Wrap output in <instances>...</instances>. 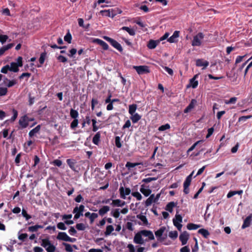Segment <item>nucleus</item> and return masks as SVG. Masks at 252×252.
<instances>
[{
    "label": "nucleus",
    "mask_w": 252,
    "mask_h": 252,
    "mask_svg": "<svg viewBox=\"0 0 252 252\" xmlns=\"http://www.w3.org/2000/svg\"><path fill=\"white\" fill-rule=\"evenodd\" d=\"M205 35L202 32H198L193 37V40L191 41L192 46H200L202 44L201 40L203 39Z\"/></svg>",
    "instance_id": "nucleus-1"
},
{
    "label": "nucleus",
    "mask_w": 252,
    "mask_h": 252,
    "mask_svg": "<svg viewBox=\"0 0 252 252\" xmlns=\"http://www.w3.org/2000/svg\"><path fill=\"white\" fill-rule=\"evenodd\" d=\"M22 58L19 57L17 59L16 63L12 62L10 63V70L14 72H17L19 71L18 67L22 66Z\"/></svg>",
    "instance_id": "nucleus-2"
},
{
    "label": "nucleus",
    "mask_w": 252,
    "mask_h": 252,
    "mask_svg": "<svg viewBox=\"0 0 252 252\" xmlns=\"http://www.w3.org/2000/svg\"><path fill=\"white\" fill-rule=\"evenodd\" d=\"M84 208L85 206L83 205H80L79 207L76 206L74 208L73 213L75 214L74 217V219H78L80 216H83V212L84 210Z\"/></svg>",
    "instance_id": "nucleus-3"
},
{
    "label": "nucleus",
    "mask_w": 252,
    "mask_h": 252,
    "mask_svg": "<svg viewBox=\"0 0 252 252\" xmlns=\"http://www.w3.org/2000/svg\"><path fill=\"white\" fill-rule=\"evenodd\" d=\"M117 10L116 9H109L108 10H101L100 13L105 16L113 18L117 14Z\"/></svg>",
    "instance_id": "nucleus-4"
},
{
    "label": "nucleus",
    "mask_w": 252,
    "mask_h": 252,
    "mask_svg": "<svg viewBox=\"0 0 252 252\" xmlns=\"http://www.w3.org/2000/svg\"><path fill=\"white\" fill-rule=\"evenodd\" d=\"M103 38L107 41H108L109 42H110L111 44L118 50H119L120 52L122 51V47L121 46L120 44H119L117 41L115 40L112 38H111L109 37L106 36H104Z\"/></svg>",
    "instance_id": "nucleus-5"
},
{
    "label": "nucleus",
    "mask_w": 252,
    "mask_h": 252,
    "mask_svg": "<svg viewBox=\"0 0 252 252\" xmlns=\"http://www.w3.org/2000/svg\"><path fill=\"white\" fill-rule=\"evenodd\" d=\"M30 118H29L26 115H24L19 119V124L22 128H24L28 126Z\"/></svg>",
    "instance_id": "nucleus-6"
},
{
    "label": "nucleus",
    "mask_w": 252,
    "mask_h": 252,
    "mask_svg": "<svg viewBox=\"0 0 252 252\" xmlns=\"http://www.w3.org/2000/svg\"><path fill=\"white\" fill-rule=\"evenodd\" d=\"M189 236V233L186 231H184L180 235L179 240L181 241L182 245H185L187 243Z\"/></svg>",
    "instance_id": "nucleus-7"
},
{
    "label": "nucleus",
    "mask_w": 252,
    "mask_h": 252,
    "mask_svg": "<svg viewBox=\"0 0 252 252\" xmlns=\"http://www.w3.org/2000/svg\"><path fill=\"white\" fill-rule=\"evenodd\" d=\"M165 229L166 228L165 226H162L158 230L155 232V235L158 238V241H163L164 240L165 238L161 237V236Z\"/></svg>",
    "instance_id": "nucleus-8"
},
{
    "label": "nucleus",
    "mask_w": 252,
    "mask_h": 252,
    "mask_svg": "<svg viewBox=\"0 0 252 252\" xmlns=\"http://www.w3.org/2000/svg\"><path fill=\"white\" fill-rule=\"evenodd\" d=\"M121 197L123 199H126V196L130 193L131 190L129 188L125 189L123 187H121L119 189Z\"/></svg>",
    "instance_id": "nucleus-9"
},
{
    "label": "nucleus",
    "mask_w": 252,
    "mask_h": 252,
    "mask_svg": "<svg viewBox=\"0 0 252 252\" xmlns=\"http://www.w3.org/2000/svg\"><path fill=\"white\" fill-rule=\"evenodd\" d=\"M197 105V100L195 99H192L189 105L184 109V112L188 113L190 112Z\"/></svg>",
    "instance_id": "nucleus-10"
},
{
    "label": "nucleus",
    "mask_w": 252,
    "mask_h": 252,
    "mask_svg": "<svg viewBox=\"0 0 252 252\" xmlns=\"http://www.w3.org/2000/svg\"><path fill=\"white\" fill-rule=\"evenodd\" d=\"M209 64V62L202 59H197L196 61V65L197 66H203V69L206 68Z\"/></svg>",
    "instance_id": "nucleus-11"
},
{
    "label": "nucleus",
    "mask_w": 252,
    "mask_h": 252,
    "mask_svg": "<svg viewBox=\"0 0 252 252\" xmlns=\"http://www.w3.org/2000/svg\"><path fill=\"white\" fill-rule=\"evenodd\" d=\"M180 32L175 31L172 36L167 39V41L170 43H174L177 42V38L179 36Z\"/></svg>",
    "instance_id": "nucleus-12"
},
{
    "label": "nucleus",
    "mask_w": 252,
    "mask_h": 252,
    "mask_svg": "<svg viewBox=\"0 0 252 252\" xmlns=\"http://www.w3.org/2000/svg\"><path fill=\"white\" fill-rule=\"evenodd\" d=\"M252 221V214L248 216L244 220L243 224L242 226V228L244 229L246 227H249Z\"/></svg>",
    "instance_id": "nucleus-13"
},
{
    "label": "nucleus",
    "mask_w": 252,
    "mask_h": 252,
    "mask_svg": "<svg viewBox=\"0 0 252 252\" xmlns=\"http://www.w3.org/2000/svg\"><path fill=\"white\" fill-rule=\"evenodd\" d=\"M160 41L159 40H154L153 39H150L148 44H147V47L150 49H155L159 43Z\"/></svg>",
    "instance_id": "nucleus-14"
},
{
    "label": "nucleus",
    "mask_w": 252,
    "mask_h": 252,
    "mask_svg": "<svg viewBox=\"0 0 252 252\" xmlns=\"http://www.w3.org/2000/svg\"><path fill=\"white\" fill-rule=\"evenodd\" d=\"M198 74H195L193 78L189 80V84L193 89L196 88L198 86V82L196 79L198 78Z\"/></svg>",
    "instance_id": "nucleus-15"
},
{
    "label": "nucleus",
    "mask_w": 252,
    "mask_h": 252,
    "mask_svg": "<svg viewBox=\"0 0 252 252\" xmlns=\"http://www.w3.org/2000/svg\"><path fill=\"white\" fill-rule=\"evenodd\" d=\"M68 237L69 236L66 234L65 232H60L57 236V239L58 240L67 242Z\"/></svg>",
    "instance_id": "nucleus-16"
},
{
    "label": "nucleus",
    "mask_w": 252,
    "mask_h": 252,
    "mask_svg": "<svg viewBox=\"0 0 252 252\" xmlns=\"http://www.w3.org/2000/svg\"><path fill=\"white\" fill-rule=\"evenodd\" d=\"M133 241L136 244H142V231H140L135 235Z\"/></svg>",
    "instance_id": "nucleus-17"
},
{
    "label": "nucleus",
    "mask_w": 252,
    "mask_h": 252,
    "mask_svg": "<svg viewBox=\"0 0 252 252\" xmlns=\"http://www.w3.org/2000/svg\"><path fill=\"white\" fill-rule=\"evenodd\" d=\"M126 204L125 201H122L120 199L113 200L111 205L113 206L122 207Z\"/></svg>",
    "instance_id": "nucleus-18"
},
{
    "label": "nucleus",
    "mask_w": 252,
    "mask_h": 252,
    "mask_svg": "<svg viewBox=\"0 0 252 252\" xmlns=\"http://www.w3.org/2000/svg\"><path fill=\"white\" fill-rule=\"evenodd\" d=\"M143 236L148 237L150 240L155 239L153 232L150 230H143Z\"/></svg>",
    "instance_id": "nucleus-19"
},
{
    "label": "nucleus",
    "mask_w": 252,
    "mask_h": 252,
    "mask_svg": "<svg viewBox=\"0 0 252 252\" xmlns=\"http://www.w3.org/2000/svg\"><path fill=\"white\" fill-rule=\"evenodd\" d=\"M66 162L69 167L73 171H76V167H75V164H76V161L75 160L72 159H67L66 160Z\"/></svg>",
    "instance_id": "nucleus-20"
},
{
    "label": "nucleus",
    "mask_w": 252,
    "mask_h": 252,
    "mask_svg": "<svg viewBox=\"0 0 252 252\" xmlns=\"http://www.w3.org/2000/svg\"><path fill=\"white\" fill-rule=\"evenodd\" d=\"M14 46L13 43H10L6 46H3L0 49V56H1L7 50L10 49Z\"/></svg>",
    "instance_id": "nucleus-21"
},
{
    "label": "nucleus",
    "mask_w": 252,
    "mask_h": 252,
    "mask_svg": "<svg viewBox=\"0 0 252 252\" xmlns=\"http://www.w3.org/2000/svg\"><path fill=\"white\" fill-rule=\"evenodd\" d=\"M156 202L155 199L154 194H152L145 201V206H149L151 205L152 203Z\"/></svg>",
    "instance_id": "nucleus-22"
},
{
    "label": "nucleus",
    "mask_w": 252,
    "mask_h": 252,
    "mask_svg": "<svg viewBox=\"0 0 252 252\" xmlns=\"http://www.w3.org/2000/svg\"><path fill=\"white\" fill-rule=\"evenodd\" d=\"M63 245L65 247V251L68 252H72L73 251V247H74L75 249H77V247L76 245H73L72 246L71 245L65 243H63Z\"/></svg>",
    "instance_id": "nucleus-23"
},
{
    "label": "nucleus",
    "mask_w": 252,
    "mask_h": 252,
    "mask_svg": "<svg viewBox=\"0 0 252 252\" xmlns=\"http://www.w3.org/2000/svg\"><path fill=\"white\" fill-rule=\"evenodd\" d=\"M198 233L201 234L205 238H207L210 235V233L208 230L201 228L198 231Z\"/></svg>",
    "instance_id": "nucleus-24"
},
{
    "label": "nucleus",
    "mask_w": 252,
    "mask_h": 252,
    "mask_svg": "<svg viewBox=\"0 0 252 252\" xmlns=\"http://www.w3.org/2000/svg\"><path fill=\"white\" fill-rule=\"evenodd\" d=\"M176 206V203L174 202H169L165 207V210L171 213L173 211V209Z\"/></svg>",
    "instance_id": "nucleus-25"
},
{
    "label": "nucleus",
    "mask_w": 252,
    "mask_h": 252,
    "mask_svg": "<svg viewBox=\"0 0 252 252\" xmlns=\"http://www.w3.org/2000/svg\"><path fill=\"white\" fill-rule=\"evenodd\" d=\"M193 173L194 171H192L189 176H187L184 183V185L189 186L192 180V177L193 174Z\"/></svg>",
    "instance_id": "nucleus-26"
},
{
    "label": "nucleus",
    "mask_w": 252,
    "mask_h": 252,
    "mask_svg": "<svg viewBox=\"0 0 252 252\" xmlns=\"http://www.w3.org/2000/svg\"><path fill=\"white\" fill-rule=\"evenodd\" d=\"M40 126L38 125L35 128L32 129L29 132V133L30 137H32V136H33L35 133L38 132V131L40 130Z\"/></svg>",
    "instance_id": "nucleus-27"
},
{
    "label": "nucleus",
    "mask_w": 252,
    "mask_h": 252,
    "mask_svg": "<svg viewBox=\"0 0 252 252\" xmlns=\"http://www.w3.org/2000/svg\"><path fill=\"white\" fill-rule=\"evenodd\" d=\"M243 193L242 190H237V191H230L227 194V198H230L236 194L241 195Z\"/></svg>",
    "instance_id": "nucleus-28"
},
{
    "label": "nucleus",
    "mask_w": 252,
    "mask_h": 252,
    "mask_svg": "<svg viewBox=\"0 0 252 252\" xmlns=\"http://www.w3.org/2000/svg\"><path fill=\"white\" fill-rule=\"evenodd\" d=\"M110 210V208L108 206H104L99 210V214L101 216H103L108 212Z\"/></svg>",
    "instance_id": "nucleus-29"
},
{
    "label": "nucleus",
    "mask_w": 252,
    "mask_h": 252,
    "mask_svg": "<svg viewBox=\"0 0 252 252\" xmlns=\"http://www.w3.org/2000/svg\"><path fill=\"white\" fill-rule=\"evenodd\" d=\"M100 134L99 132H97L93 138V142L95 145H98L100 140Z\"/></svg>",
    "instance_id": "nucleus-30"
},
{
    "label": "nucleus",
    "mask_w": 252,
    "mask_h": 252,
    "mask_svg": "<svg viewBox=\"0 0 252 252\" xmlns=\"http://www.w3.org/2000/svg\"><path fill=\"white\" fill-rule=\"evenodd\" d=\"M131 115L130 119L134 123L137 122L141 118V116L137 113H134Z\"/></svg>",
    "instance_id": "nucleus-31"
},
{
    "label": "nucleus",
    "mask_w": 252,
    "mask_h": 252,
    "mask_svg": "<svg viewBox=\"0 0 252 252\" xmlns=\"http://www.w3.org/2000/svg\"><path fill=\"white\" fill-rule=\"evenodd\" d=\"M51 244V242L48 239H43L41 241V245L45 249H46Z\"/></svg>",
    "instance_id": "nucleus-32"
},
{
    "label": "nucleus",
    "mask_w": 252,
    "mask_h": 252,
    "mask_svg": "<svg viewBox=\"0 0 252 252\" xmlns=\"http://www.w3.org/2000/svg\"><path fill=\"white\" fill-rule=\"evenodd\" d=\"M200 227L199 225L189 223L187 224V228L189 230H196Z\"/></svg>",
    "instance_id": "nucleus-33"
},
{
    "label": "nucleus",
    "mask_w": 252,
    "mask_h": 252,
    "mask_svg": "<svg viewBox=\"0 0 252 252\" xmlns=\"http://www.w3.org/2000/svg\"><path fill=\"white\" fill-rule=\"evenodd\" d=\"M43 228V226L42 225H34V226H30L28 228V229L31 232H35L39 228Z\"/></svg>",
    "instance_id": "nucleus-34"
},
{
    "label": "nucleus",
    "mask_w": 252,
    "mask_h": 252,
    "mask_svg": "<svg viewBox=\"0 0 252 252\" xmlns=\"http://www.w3.org/2000/svg\"><path fill=\"white\" fill-rule=\"evenodd\" d=\"M203 140H199V141H197V142H196L195 143H194L187 151V153L189 154V152L193 151L195 147L196 146H197L200 143H203Z\"/></svg>",
    "instance_id": "nucleus-35"
},
{
    "label": "nucleus",
    "mask_w": 252,
    "mask_h": 252,
    "mask_svg": "<svg viewBox=\"0 0 252 252\" xmlns=\"http://www.w3.org/2000/svg\"><path fill=\"white\" fill-rule=\"evenodd\" d=\"M121 30L126 31L130 35H134L135 34L134 30L127 27H123Z\"/></svg>",
    "instance_id": "nucleus-36"
},
{
    "label": "nucleus",
    "mask_w": 252,
    "mask_h": 252,
    "mask_svg": "<svg viewBox=\"0 0 252 252\" xmlns=\"http://www.w3.org/2000/svg\"><path fill=\"white\" fill-rule=\"evenodd\" d=\"M114 230L113 226L112 225H108L106 227V231L105 232V235L108 236L110 235L111 232Z\"/></svg>",
    "instance_id": "nucleus-37"
},
{
    "label": "nucleus",
    "mask_w": 252,
    "mask_h": 252,
    "mask_svg": "<svg viewBox=\"0 0 252 252\" xmlns=\"http://www.w3.org/2000/svg\"><path fill=\"white\" fill-rule=\"evenodd\" d=\"M136 108H137V106H136V104L130 105L129 106V109H128V112H129V114L130 115H132L133 114L135 113V111L136 110Z\"/></svg>",
    "instance_id": "nucleus-38"
},
{
    "label": "nucleus",
    "mask_w": 252,
    "mask_h": 252,
    "mask_svg": "<svg viewBox=\"0 0 252 252\" xmlns=\"http://www.w3.org/2000/svg\"><path fill=\"white\" fill-rule=\"evenodd\" d=\"M170 128V125L168 124H166L165 125H162V126H160L158 127V129L159 131H164L165 130L168 129Z\"/></svg>",
    "instance_id": "nucleus-39"
},
{
    "label": "nucleus",
    "mask_w": 252,
    "mask_h": 252,
    "mask_svg": "<svg viewBox=\"0 0 252 252\" xmlns=\"http://www.w3.org/2000/svg\"><path fill=\"white\" fill-rule=\"evenodd\" d=\"M70 115L72 118L76 119V118L78 116V113L76 110L71 109L70 110Z\"/></svg>",
    "instance_id": "nucleus-40"
},
{
    "label": "nucleus",
    "mask_w": 252,
    "mask_h": 252,
    "mask_svg": "<svg viewBox=\"0 0 252 252\" xmlns=\"http://www.w3.org/2000/svg\"><path fill=\"white\" fill-rule=\"evenodd\" d=\"M169 237L174 240L178 237V232L177 231H170L169 233Z\"/></svg>",
    "instance_id": "nucleus-41"
},
{
    "label": "nucleus",
    "mask_w": 252,
    "mask_h": 252,
    "mask_svg": "<svg viewBox=\"0 0 252 252\" xmlns=\"http://www.w3.org/2000/svg\"><path fill=\"white\" fill-rule=\"evenodd\" d=\"M115 145L117 148H120L122 147V144L121 142V139L119 136H116L115 137Z\"/></svg>",
    "instance_id": "nucleus-42"
},
{
    "label": "nucleus",
    "mask_w": 252,
    "mask_h": 252,
    "mask_svg": "<svg viewBox=\"0 0 252 252\" xmlns=\"http://www.w3.org/2000/svg\"><path fill=\"white\" fill-rule=\"evenodd\" d=\"M76 227L79 230H84L86 229V226L84 223H79L76 225Z\"/></svg>",
    "instance_id": "nucleus-43"
},
{
    "label": "nucleus",
    "mask_w": 252,
    "mask_h": 252,
    "mask_svg": "<svg viewBox=\"0 0 252 252\" xmlns=\"http://www.w3.org/2000/svg\"><path fill=\"white\" fill-rule=\"evenodd\" d=\"M252 118V115H248V116H241L239 118L238 121L240 122H245L249 119H251Z\"/></svg>",
    "instance_id": "nucleus-44"
},
{
    "label": "nucleus",
    "mask_w": 252,
    "mask_h": 252,
    "mask_svg": "<svg viewBox=\"0 0 252 252\" xmlns=\"http://www.w3.org/2000/svg\"><path fill=\"white\" fill-rule=\"evenodd\" d=\"M140 163H131L130 162H127L126 166V167L128 168V169H130L131 168L134 167L135 166L139 165Z\"/></svg>",
    "instance_id": "nucleus-45"
},
{
    "label": "nucleus",
    "mask_w": 252,
    "mask_h": 252,
    "mask_svg": "<svg viewBox=\"0 0 252 252\" xmlns=\"http://www.w3.org/2000/svg\"><path fill=\"white\" fill-rule=\"evenodd\" d=\"M5 80L8 81V83L7 84V87L8 88L11 87L14 85L17 84V81L15 80H9L8 79L6 78Z\"/></svg>",
    "instance_id": "nucleus-46"
},
{
    "label": "nucleus",
    "mask_w": 252,
    "mask_h": 252,
    "mask_svg": "<svg viewBox=\"0 0 252 252\" xmlns=\"http://www.w3.org/2000/svg\"><path fill=\"white\" fill-rule=\"evenodd\" d=\"M56 247L53 244H51L48 248L45 249L47 252H55L56 251Z\"/></svg>",
    "instance_id": "nucleus-47"
},
{
    "label": "nucleus",
    "mask_w": 252,
    "mask_h": 252,
    "mask_svg": "<svg viewBox=\"0 0 252 252\" xmlns=\"http://www.w3.org/2000/svg\"><path fill=\"white\" fill-rule=\"evenodd\" d=\"M57 227L58 229L64 230L66 229V227L65 226L64 223L63 222H59L57 224Z\"/></svg>",
    "instance_id": "nucleus-48"
},
{
    "label": "nucleus",
    "mask_w": 252,
    "mask_h": 252,
    "mask_svg": "<svg viewBox=\"0 0 252 252\" xmlns=\"http://www.w3.org/2000/svg\"><path fill=\"white\" fill-rule=\"evenodd\" d=\"M72 37L71 34L68 32L64 37V40L69 43H71Z\"/></svg>",
    "instance_id": "nucleus-49"
},
{
    "label": "nucleus",
    "mask_w": 252,
    "mask_h": 252,
    "mask_svg": "<svg viewBox=\"0 0 252 252\" xmlns=\"http://www.w3.org/2000/svg\"><path fill=\"white\" fill-rule=\"evenodd\" d=\"M45 57H46L45 53H43L40 55V57L39 59V62L41 64H42L44 63V62L45 61Z\"/></svg>",
    "instance_id": "nucleus-50"
},
{
    "label": "nucleus",
    "mask_w": 252,
    "mask_h": 252,
    "mask_svg": "<svg viewBox=\"0 0 252 252\" xmlns=\"http://www.w3.org/2000/svg\"><path fill=\"white\" fill-rule=\"evenodd\" d=\"M113 216L115 218H118L120 216V212L119 209H116L112 212Z\"/></svg>",
    "instance_id": "nucleus-51"
},
{
    "label": "nucleus",
    "mask_w": 252,
    "mask_h": 252,
    "mask_svg": "<svg viewBox=\"0 0 252 252\" xmlns=\"http://www.w3.org/2000/svg\"><path fill=\"white\" fill-rule=\"evenodd\" d=\"M8 37L6 35H1L0 34V42L3 44L6 42L7 39H8Z\"/></svg>",
    "instance_id": "nucleus-52"
},
{
    "label": "nucleus",
    "mask_w": 252,
    "mask_h": 252,
    "mask_svg": "<svg viewBox=\"0 0 252 252\" xmlns=\"http://www.w3.org/2000/svg\"><path fill=\"white\" fill-rule=\"evenodd\" d=\"M98 217V215L96 213H92V214L90 216V221H91V223H92L94 220L96 219Z\"/></svg>",
    "instance_id": "nucleus-53"
},
{
    "label": "nucleus",
    "mask_w": 252,
    "mask_h": 252,
    "mask_svg": "<svg viewBox=\"0 0 252 252\" xmlns=\"http://www.w3.org/2000/svg\"><path fill=\"white\" fill-rule=\"evenodd\" d=\"M162 67L169 75H170L171 76H172L173 75V71L171 68L167 66H162Z\"/></svg>",
    "instance_id": "nucleus-54"
},
{
    "label": "nucleus",
    "mask_w": 252,
    "mask_h": 252,
    "mask_svg": "<svg viewBox=\"0 0 252 252\" xmlns=\"http://www.w3.org/2000/svg\"><path fill=\"white\" fill-rule=\"evenodd\" d=\"M7 89L6 88L0 87V96H3L6 94Z\"/></svg>",
    "instance_id": "nucleus-55"
},
{
    "label": "nucleus",
    "mask_w": 252,
    "mask_h": 252,
    "mask_svg": "<svg viewBox=\"0 0 252 252\" xmlns=\"http://www.w3.org/2000/svg\"><path fill=\"white\" fill-rule=\"evenodd\" d=\"M22 214L24 217H25L26 220H28L31 218V216L28 215L26 212V211L24 209H23L22 211Z\"/></svg>",
    "instance_id": "nucleus-56"
},
{
    "label": "nucleus",
    "mask_w": 252,
    "mask_h": 252,
    "mask_svg": "<svg viewBox=\"0 0 252 252\" xmlns=\"http://www.w3.org/2000/svg\"><path fill=\"white\" fill-rule=\"evenodd\" d=\"M8 70H10V66L9 65H6L2 67L1 72L3 73H6Z\"/></svg>",
    "instance_id": "nucleus-57"
},
{
    "label": "nucleus",
    "mask_w": 252,
    "mask_h": 252,
    "mask_svg": "<svg viewBox=\"0 0 252 252\" xmlns=\"http://www.w3.org/2000/svg\"><path fill=\"white\" fill-rule=\"evenodd\" d=\"M151 193V190L150 189H145L143 188V194L145 196H149Z\"/></svg>",
    "instance_id": "nucleus-58"
},
{
    "label": "nucleus",
    "mask_w": 252,
    "mask_h": 252,
    "mask_svg": "<svg viewBox=\"0 0 252 252\" xmlns=\"http://www.w3.org/2000/svg\"><path fill=\"white\" fill-rule=\"evenodd\" d=\"M214 131V129L213 127L209 128L208 129V133L206 135V138H208L209 137H210L212 135Z\"/></svg>",
    "instance_id": "nucleus-59"
},
{
    "label": "nucleus",
    "mask_w": 252,
    "mask_h": 252,
    "mask_svg": "<svg viewBox=\"0 0 252 252\" xmlns=\"http://www.w3.org/2000/svg\"><path fill=\"white\" fill-rule=\"evenodd\" d=\"M78 124V120L74 119L71 123L70 126L72 128H74L77 127Z\"/></svg>",
    "instance_id": "nucleus-60"
},
{
    "label": "nucleus",
    "mask_w": 252,
    "mask_h": 252,
    "mask_svg": "<svg viewBox=\"0 0 252 252\" xmlns=\"http://www.w3.org/2000/svg\"><path fill=\"white\" fill-rule=\"evenodd\" d=\"M77 53V50L75 48H72L69 51V54L68 55L70 57H73L74 55Z\"/></svg>",
    "instance_id": "nucleus-61"
},
{
    "label": "nucleus",
    "mask_w": 252,
    "mask_h": 252,
    "mask_svg": "<svg viewBox=\"0 0 252 252\" xmlns=\"http://www.w3.org/2000/svg\"><path fill=\"white\" fill-rule=\"evenodd\" d=\"M53 164L58 167H60L62 164V161L59 159H55L53 161Z\"/></svg>",
    "instance_id": "nucleus-62"
},
{
    "label": "nucleus",
    "mask_w": 252,
    "mask_h": 252,
    "mask_svg": "<svg viewBox=\"0 0 252 252\" xmlns=\"http://www.w3.org/2000/svg\"><path fill=\"white\" fill-rule=\"evenodd\" d=\"M127 248L129 249V252H136L135 248L133 245L130 244H128L127 245Z\"/></svg>",
    "instance_id": "nucleus-63"
},
{
    "label": "nucleus",
    "mask_w": 252,
    "mask_h": 252,
    "mask_svg": "<svg viewBox=\"0 0 252 252\" xmlns=\"http://www.w3.org/2000/svg\"><path fill=\"white\" fill-rule=\"evenodd\" d=\"M180 252H190V249L188 246H185L180 249Z\"/></svg>",
    "instance_id": "nucleus-64"
}]
</instances>
